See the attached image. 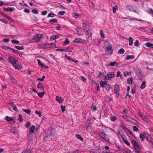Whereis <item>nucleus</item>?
Here are the masks:
<instances>
[{"instance_id": "nucleus-1", "label": "nucleus", "mask_w": 153, "mask_h": 153, "mask_svg": "<svg viewBox=\"0 0 153 153\" xmlns=\"http://www.w3.org/2000/svg\"><path fill=\"white\" fill-rule=\"evenodd\" d=\"M8 59L15 69L19 70L22 68L20 63L17 59L12 57H9Z\"/></svg>"}, {"instance_id": "nucleus-2", "label": "nucleus", "mask_w": 153, "mask_h": 153, "mask_svg": "<svg viewBox=\"0 0 153 153\" xmlns=\"http://www.w3.org/2000/svg\"><path fill=\"white\" fill-rule=\"evenodd\" d=\"M53 130H48L47 133L45 135L44 137V139L45 140H50L52 139L51 138L53 134Z\"/></svg>"}, {"instance_id": "nucleus-3", "label": "nucleus", "mask_w": 153, "mask_h": 153, "mask_svg": "<svg viewBox=\"0 0 153 153\" xmlns=\"http://www.w3.org/2000/svg\"><path fill=\"white\" fill-rule=\"evenodd\" d=\"M131 143L136 149V153H141L140 152V148L138 143L134 140H132Z\"/></svg>"}, {"instance_id": "nucleus-4", "label": "nucleus", "mask_w": 153, "mask_h": 153, "mask_svg": "<svg viewBox=\"0 0 153 153\" xmlns=\"http://www.w3.org/2000/svg\"><path fill=\"white\" fill-rule=\"evenodd\" d=\"M100 136L102 139L106 141H109V136L108 135L106 134L103 132H100L99 134Z\"/></svg>"}, {"instance_id": "nucleus-5", "label": "nucleus", "mask_w": 153, "mask_h": 153, "mask_svg": "<svg viewBox=\"0 0 153 153\" xmlns=\"http://www.w3.org/2000/svg\"><path fill=\"white\" fill-rule=\"evenodd\" d=\"M145 136L149 143L153 146V139L152 138L151 135L149 134H145Z\"/></svg>"}, {"instance_id": "nucleus-6", "label": "nucleus", "mask_w": 153, "mask_h": 153, "mask_svg": "<svg viewBox=\"0 0 153 153\" xmlns=\"http://www.w3.org/2000/svg\"><path fill=\"white\" fill-rule=\"evenodd\" d=\"M83 28L84 31L90 29V25L87 21H85L83 23Z\"/></svg>"}, {"instance_id": "nucleus-7", "label": "nucleus", "mask_w": 153, "mask_h": 153, "mask_svg": "<svg viewBox=\"0 0 153 153\" xmlns=\"http://www.w3.org/2000/svg\"><path fill=\"white\" fill-rule=\"evenodd\" d=\"M43 35L41 34H37L34 35L33 37V40H36L38 41H39L43 37Z\"/></svg>"}, {"instance_id": "nucleus-8", "label": "nucleus", "mask_w": 153, "mask_h": 153, "mask_svg": "<svg viewBox=\"0 0 153 153\" xmlns=\"http://www.w3.org/2000/svg\"><path fill=\"white\" fill-rule=\"evenodd\" d=\"M74 42L77 43L85 44L87 42L86 41L85 39H82L76 38L74 41Z\"/></svg>"}, {"instance_id": "nucleus-9", "label": "nucleus", "mask_w": 153, "mask_h": 153, "mask_svg": "<svg viewBox=\"0 0 153 153\" xmlns=\"http://www.w3.org/2000/svg\"><path fill=\"white\" fill-rule=\"evenodd\" d=\"M114 75V72H111L110 74H107L106 75L105 77V79L108 80L111 78L113 77Z\"/></svg>"}, {"instance_id": "nucleus-10", "label": "nucleus", "mask_w": 153, "mask_h": 153, "mask_svg": "<svg viewBox=\"0 0 153 153\" xmlns=\"http://www.w3.org/2000/svg\"><path fill=\"white\" fill-rule=\"evenodd\" d=\"M105 51L106 53L108 55H111L113 51V49L112 47H109L108 48H106Z\"/></svg>"}, {"instance_id": "nucleus-11", "label": "nucleus", "mask_w": 153, "mask_h": 153, "mask_svg": "<svg viewBox=\"0 0 153 153\" xmlns=\"http://www.w3.org/2000/svg\"><path fill=\"white\" fill-rule=\"evenodd\" d=\"M129 123H131L134 125H136L137 126H138L139 125V124L138 122L136 120L132 118H131V121L129 122Z\"/></svg>"}, {"instance_id": "nucleus-12", "label": "nucleus", "mask_w": 153, "mask_h": 153, "mask_svg": "<svg viewBox=\"0 0 153 153\" xmlns=\"http://www.w3.org/2000/svg\"><path fill=\"white\" fill-rule=\"evenodd\" d=\"M114 91L115 93L118 94L120 89L118 85L116 84L115 85Z\"/></svg>"}, {"instance_id": "nucleus-13", "label": "nucleus", "mask_w": 153, "mask_h": 153, "mask_svg": "<svg viewBox=\"0 0 153 153\" xmlns=\"http://www.w3.org/2000/svg\"><path fill=\"white\" fill-rule=\"evenodd\" d=\"M84 32L85 35H86L88 36V38L91 37L92 33L91 30V29L85 31H84Z\"/></svg>"}, {"instance_id": "nucleus-14", "label": "nucleus", "mask_w": 153, "mask_h": 153, "mask_svg": "<svg viewBox=\"0 0 153 153\" xmlns=\"http://www.w3.org/2000/svg\"><path fill=\"white\" fill-rule=\"evenodd\" d=\"M104 45L106 48H108L109 47H112L110 42L108 41H106L105 42Z\"/></svg>"}, {"instance_id": "nucleus-15", "label": "nucleus", "mask_w": 153, "mask_h": 153, "mask_svg": "<svg viewBox=\"0 0 153 153\" xmlns=\"http://www.w3.org/2000/svg\"><path fill=\"white\" fill-rule=\"evenodd\" d=\"M122 117L125 119L126 121H127L129 122L132 117L130 116H128L126 115H123L122 116Z\"/></svg>"}, {"instance_id": "nucleus-16", "label": "nucleus", "mask_w": 153, "mask_h": 153, "mask_svg": "<svg viewBox=\"0 0 153 153\" xmlns=\"http://www.w3.org/2000/svg\"><path fill=\"white\" fill-rule=\"evenodd\" d=\"M76 30L78 35H82L83 34V32L82 29H80L79 28L77 27L76 29Z\"/></svg>"}, {"instance_id": "nucleus-17", "label": "nucleus", "mask_w": 153, "mask_h": 153, "mask_svg": "<svg viewBox=\"0 0 153 153\" xmlns=\"http://www.w3.org/2000/svg\"><path fill=\"white\" fill-rule=\"evenodd\" d=\"M56 99L59 103H62L64 101V99L63 98L58 96H56Z\"/></svg>"}, {"instance_id": "nucleus-18", "label": "nucleus", "mask_w": 153, "mask_h": 153, "mask_svg": "<svg viewBox=\"0 0 153 153\" xmlns=\"http://www.w3.org/2000/svg\"><path fill=\"white\" fill-rule=\"evenodd\" d=\"M37 88L41 90H43L44 89L43 84L41 83H39L38 84Z\"/></svg>"}, {"instance_id": "nucleus-19", "label": "nucleus", "mask_w": 153, "mask_h": 153, "mask_svg": "<svg viewBox=\"0 0 153 153\" xmlns=\"http://www.w3.org/2000/svg\"><path fill=\"white\" fill-rule=\"evenodd\" d=\"M10 105H11L13 107V110L16 111H18V110L16 105L14 104L13 102H10L9 103Z\"/></svg>"}, {"instance_id": "nucleus-20", "label": "nucleus", "mask_w": 153, "mask_h": 153, "mask_svg": "<svg viewBox=\"0 0 153 153\" xmlns=\"http://www.w3.org/2000/svg\"><path fill=\"white\" fill-rule=\"evenodd\" d=\"M15 10V8L14 7H8L7 8H4V10L5 11H8L9 12H12L13 11Z\"/></svg>"}, {"instance_id": "nucleus-21", "label": "nucleus", "mask_w": 153, "mask_h": 153, "mask_svg": "<svg viewBox=\"0 0 153 153\" xmlns=\"http://www.w3.org/2000/svg\"><path fill=\"white\" fill-rule=\"evenodd\" d=\"M47 44H41L39 45L38 48H39L44 49L47 48L46 46L47 45Z\"/></svg>"}, {"instance_id": "nucleus-22", "label": "nucleus", "mask_w": 153, "mask_h": 153, "mask_svg": "<svg viewBox=\"0 0 153 153\" xmlns=\"http://www.w3.org/2000/svg\"><path fill=\"white\" fill-rule=\"evenodd\" d=\"M11 50L12 51L13 53L15 54H18L20 56L22 57V54L21 53L17 50H14L13 49H11Z\"/></svg>"}, {"instance_id": "nucleus-23", "label": "nucleus", "mask_w": 153, "mask_h": 153, "mask_svg": "<svg viewBox=\"0 0 153 153\" xmlns=\"http://www.w3.org/2000/svg\"><path fill=\"white\" fill-rule=\"evenodd\" d=\"M107 84V82L105 81H101L100 82V86L101 87H103L104 86Z\"/></svg>"}, {"instance_id": "nucleus-24", "label": "nucleus", "mask_w": 153, "mask_h": 153, "mask_svg": "<svg viewBox=\"0 0 153 153\" xmlns=\"http://www.w3.org/2000/svg\"><path fill=\"white\" fill-rule=\"evenodd\" d=\"M128 40L129 42V45L130 46L132 45L133 44V41L134 40L133 38L130 36H129L128 38Z\"/></svg>"}, {"instance_id": "nucleus-25", "label": "nucleus", "mask_w": 153, "mask_h": 153, "mask_svg": "<svg viewBox=\"0 0 153 153\" xmlns=\"http://www.w3.org/2000/svg\"><path fill=\"white\" fill-rule=\"evenodd\" d=\"M123 141V142L128 146H129L130 144L129 142L126 139H125L123 137H122Z\"/></svg>"}, {"instance_id": "nucleus-26", "label": "nucleus", "mask_w": 153, "mask_h": 153, "mask_svg": "<svg viewBox=\"0 0 153 153\" xmlns=\"http://www.w3.org/2000/svg\"><path fill=\"white\" fill-rule=\"evenodd\" d=\"M35 128V126L33 125L30 128V132L31 133H33Z\"/></svg>"}, {"instance_id": "nucleus-27", "label": "nucleus", "mask_w": 153, "mask_h": 153, "mask_svg": "<svg viewBox=\"0 0 153 153\" xmlns=\"http://www.w3.org/2000/svg\"><path fill=\"white\" fill-rule=\"evenodd\" d=\"M145 45L147 47L153 48V44L150 42H147L146 44Z\"/></svg>"}, {"instance_id": "nucleus-28", "label": "nucleus", "mask_w": 153, "mask_h": 153, "mask_svg": "<svg viewBox=\"0 0 153 153\" xmlns=\"http://www.w3.org/2000/svg\"><path fill=\"white\" fill-rule=\"evenodd\" d=\"M140 116L142 120H146L147 119V116L145 115H142V114H140Z\"/></svg>"}, {"instance_id": "nucleus-29", "label": "nucleus", "mask_w": 153, "mask_h": 153, "mask_svg": "<svg viewBox=\"0 0 153 153\" xmlns=\"http://www.w3.org/2000/svg\"><path fill=\"white\" fill-rule=\"evenodd\" d=\"M9 79L12 82L16 83L17 82L16 80L13 76H10L9 78Z\"/></svg>"}, {"instance_id": "nucleus-30", "label": "nucleus", "mask_w": 153, "mask_h": 153, "mask_svg": "<svg viewBox=\"0 0 153 153\" xmlns=\"http://www.w3.org/2000/svg\"><path fill=\"white\" fill-rule=\"evenodd\" d=\"M117 64L115 62H111L109 64V65L110 66H117Z\"/></svg>"}, {"instance_id": "nucleus-31", "label": "nucleus", "mask_w": 153, "mask_h": 153, "mask_svg": "<svg viewBox=\"0 0 153 153\" xmlns=\"http://www.w3.org/2000/svg\"><path fill=\"white\" fill-rule=\"evenodd\" d=\"M133 80L132 78H128L127 79V83L128 84H130L132 83V82H133Z\"/></svg>"}, {"instance_id": "nucleus-32", "label": "nucleus", "mask_w": 153, "mask_h": 153, "mask_svg": "<svg viewBox=\"0 0 153 153\" xmlns=\"http://www.w3.org/2000/svg\"><path fill=\"white\" fill-rule=\"evenodd\" d=\"M59 36L58 35H54L51 36V39L52 40L58 39Z\"/></svg>"}, {"instance_id": "nucleus-33", "label": "nucleus", "mask_w": 153, "mask_h": 153, "mask_svg": "<svg viewBox=\"0 0 153 153\" xmlns=\"http://www.w3.org/2000/svg\"><path fill=\"white\" fill-rule=\"evenodd\" d=\"M22 152L24 153H31V151L30 149L28 148L25 149Z\"/></svg>"}, {"instance_id": "nucleus-34", "label": "nucleus", "mask_w": 153, "mask_h": 153, "mask_svg": "<svg viewBox=\"0 0 153 153\" xmlns=\"http://www.w3.org/2000/svg\"><path fill=\"white\" fill-rule=\"evenodd\" d=\"M146 87V82L145 81H143L140 86V88L141 89H144Z\"/></svg>"}, {"instance_id": "nucleus-35", "label": "nucleus", "mask_w": 153, "mask_h": 153, "mask_svg": "<svg viewBox=\"0 0 153 153\" xmlns=\"http://www.w3.org/2000/svg\"><path fill=\"white\" fill-rule=\"evenodd\" d=\"M22 110L24 111V112L28 114H30V113L31 111L29 109H22Z\"/></svg>"}, {"instance_id": "nucleus-36", "label": "nucleus", "mask_w": 153, "mask_h": 153, "mask_svg": "<svg viewBox=\"0 0 153 153\" xmlns=\"http://www.w3.org/2000/svg\"><path fill=\"white\" fill-rule=\"evenodd\" d=\"M134 56L133 55H128L126 56V59L127 60H128L129 59H134Z\"/></svg>"}, {"instance_id": "nucleus-37", "label": "nucleus", "mask_w": 153, "mask_h": 153, "mask_svg": "<svg viewBox=\"0 0 153 153\" xmlns=\"http://www.w3.org/2000/svg\"><path fill=\"white\" fill-rule=\"evenodd\" d=\"M129 20H137V21H142V20L141 19H137V18H130V17H128L127 18Z\"/></svg>"}, {"instance_id": "nucleus-38", "label": "nucleus", "mask_w": 153, "mask_h": 153, "mask_svg": "<svg viewBox=\"0 0 153 153\" xmlns=\"http://www.w3.org/2000/svg\"><path fill=\"white\" fill-rule=\"evenodd\" d=\"M100 33L101 35V37L103 39L105 38V36L103 31L102 30H101L100 31Z\"/></svg>"}, {"instance_id": "nucleus-39", "label": "nucleus", "mask_w": 153, "mask_h": 153, "mask_svg": "<svg viewBox=\"0 0 153 153\" xmlns=\"http://www.w3.org/2000/svg\"><path fill=\"white\" fill-rule=\"evenodd\" d=\"M55 15L53 13H49L47 16V17H54Z\"/></svg>"}, {"instance_id": "nucleus-40", "label": "nucleus", "mask_w": 153, "mask_h": 153, "mask_svg": "<svg viewBox=\"0 0 153 153\" xmlns=\"http://www.w3.org/2000/svg\"><path fill=\"white\" fill-rule=\"evenodd\" d=\"M49 22L51 23H56L57 22V19H50Z\"/></svg>"}, {"instance_id": "nucleus-41", "label": "nucleus", "mask_w": 153, "mask_h": 153, "mask_svg": "<svg viewBox=\"0 0 153 153\" xmlns=\"http://www.w3.org/2000/svg\"><path fill=\"white\" fill-rule=\"evenodd\" d=\"M125 52L123 48H120L118 51V52L120 54H123Z\"/></svg>"}, {"instance_id": "nucleus-42", "label": "nucleus", "mask_w": 153, "mask_h": 153, "mask_svg": "<svg viewBox=\"0 0 153 153\" xmlns=\"http://www.w3.org/2000/svg\"><path fill=\"white\" fill-rule=\"evenodd\" d=\"M45 92H39L38 93V95L40 97H42L44 95Z\"/></svg>"}, {"instance_id": "nucleus-43", "label": "nucleus", "mask_w": 153, "mask_h": 153, "mask_svg": "<svg viewBox=\"0 0 153 153\" xmlns=\"http://www.w3.org/2000/svg\"><path fill=\"white\" fill-rule=\"evenodd\" d=\"M131 73L129 72L126 71L124 72V75L125 76H129L131 75Z\"/></svg>"}, {"instance_id": "nucleus-44", "label": "nucleus", "mask_w": 153, "mask_h": 153, "mask_svg": "<svg viewBox=\"0 0 153 153\" xmlns=\"http://www.w3.org/2000/svg\"><path fill=\"white\" fill-rule=\"evenodd\" d=\"M69 41L68 40V39H66L63 43V45H65L69 44Z\"/></svg>"}, {"instance_id": "nucleus-45", "label": "nucleus", "mask_w": 153, "mask_h": 153, "mask_svg": "<svg viewBox=\"0 0 153 153\" xmlns=\"http://www.w3.org/2000/svg\"><path fill=\"white\" fill-rule=\"evenodd\" d=\"M6 118L7 121H11L13 120L12 117L7 116L6 117Z\"/></svg>"}, {"instance_id": "nucleus-46", "label": "nucleus", "mask_w": 153, "mask_h": 153, "mask_svg": "<svg viewBox=\"0 0 153 153\" xmlns=\"http://www.w3.org/2000/svg\"><path fill=\"white\" fill-rule=\"evenodd\" d=\"M117 119V118L115 116H112L110 117L111 120L112 121H114L116 120Z\"/></svg>"}, {"instance_id": "nucleus-47", "label": "nucleus", "mask_w": 153, "mask_h": 153, "mask_svg": "<svg viewBox=\"0 0 153 153\" xmlns=\"http://www.w3.org/2000/svg\"><path fill=\"white\" fill-rule=\"evenodd\" d=\"M140 138L142 140H144L145 138L144 135L142 134H140Z\"/></svg>"}, {"instance_id": "nucleus-48", "label": "nucleus", "mask_w": 153, "mask_h": 153, "mask_svg": "<svg viewBox=\"0 0 153 153\" xmlns=\"http://www.w3.org/2000/svg\"><path fill=\"white\" fill-rule=\"evenodd\" d=\"M35 113L36 114H38L39 117H41L42 116L41 112L40 111H38L37 110H36L35 111Z\"/></svg>"}, {"instance_id": "nucleus-49", "label": "nucleus", "mask_w": 153, "mask_h": 153, "mask_svg": "<svg viewBox=\"0 0 153 153\" xmlns=\"http://www.w3.org/2000/svg\"><path fill=\"white\" fill-rule=\"evenodd\" d=\"M134 44L135 46L138 47L140 45V44L139 43V41L138 40H136Z\"/></svg>"}, {"instance_id": "nucleus-50", "label": "nucleus", "mask_w": 153, "mask_h": 153, "mask_svg": "<svg viewBox=\"0 0 153 153\" xmlns=\"http://www.w3.org/2000/svg\"><path fill=\"white\" fill-rule=\"evenodd\" d=\"M121 131L120 129H118L117 130V134H118L120 136L121 138H122V137H123V136L122 134L121 133Z\"/></svg>"}, {"instance_id": "nucleus-51", "label": "nucleus", "mask_w": 153, "mask_h": 153, "mask_svg": "<svg viewBox=\"0 0 153 153\" xmlns=\"http://www.w3.org/2000/svg\"><path fill=\"white\" fill-rule=\"evenodd\" d=\"M30 92L31 94H33V92H35V93H37V91L35 90V89L34 88H30Z\"/></svg>"}, {"instance_id": "nucleus-52", "label": "nucleus", "mask_w": 153, "mask_h": 153, "mask_svg": "<svg viewBox=\"0 0 153 153\" xmlns=\"http://www.w3.org/2000/svg\"><path fill=\"white\" fill-rule=\"evenodd\" d=\"M76 137L80 139V140H83V138L79 134H76Z\"/></svg>"}, {"instance_id": "nucleus-53", "label": "nucleus", "mask_w": 153, "mask_h": 153, "mask_svg": "<svg viewBox=\"0 0 153 153\" xmlns=\"http://www.w3.org/2000/svg\"><path fill=\"white\" fill-rule=\"evenodd\" d=\"M148 12L152 16H153V10L152 9H150L149 10H148Z\"/></svg>"}, {"instance_id": "nucleus-54", "label": "nucleus", "mask_w": 153, "mask_h": 153, "mask_svg": "<svg viewBox=\"0 0 153 153\" xmlns=\"http://www.w3.org/2000/svg\"><path fill=\"white\" fill-rule=\"evenodd\" d=\"M98 150L92 149L90 151V153H98Z\"/></svg>"}, {"instance_id": "nucleus-55", "label": "nucleus", "mask_w": 153, "mask_h": 153, "mask_svg": "<svg viewBox=\"0 0 153 153\" xmlns=\"http://www.w3.org/2000/svg\"><path fill=\"white\" fill-rule=\"evenodd\" d=\"M15 48L19 50H22L24 49L23 46H19L15 45Z\"/></svg>"}, {"instance_id": "nucleus-56", "label": "nucleus", "mask_w": 153, "mask_h": 153, "mask_svg": "<svg viewBox=\"0 0 153 153\" xmlns=\"http://www.w3.org/2000/svg\"><path fill=\"white\" fill-rule=\"evenodd\" d=\"M117 8L118 7L117 6H115L113 7V13H115L116 12L117 10Z\"/></svg>"}, {"instance_id": "nucleus-57", "label": "nucleus", "mask_w": 153, "mask_h": 153, "mask_svg": "<svg viewBox=\"0 0 153 153\" xmlns=\"http://www.w3.org/2000/svg\"><path fill=\"white\" fill-rule=\"evenodd\" d=\"M11 42L13 44H17L19 43V41L17 40H13L11 41Z\"/></svg>"}, {"instance_id": "nucleus-58", "label": "nucleus", "mask_w": 153, "mask_h": 153, "mask_svg": "<svg viewBox=\"0 0 153 153\" xmlns=\"http://www.w3.org/2000/svg\"><path fill=\"white\" fill-rule=\"evenodd\" d=\"M72 48H67L65 49H64V52H70L72 51Z\"/></svg>"}, {"instance_id": "nucleus-59", "label": "nucleus", "mask_w": 153, "mask_h": 153, "mask_svg": "<svg viewBox=\"0 0 153 153\" xmlns=\"http://www.w3.org/2000/svg\"><path fill=\"white\" fill-rule=\"evenodd\" d=\"M65 11H62L59 12L58 14L59 15H63L65 14Z\"/></svg>"}, {"instance_id": "nucleus-60", "label": "nucleus", "mask_w": 153, "mask_h": 153, "mask_svg": "<svg viewBox=\"0 0 153 153\" xmlns=\"http://www.w3.org/2000/svg\"><path fill=\"white\" fill-rule=\"evenodd\" d=\"M19 120L20 122H22L23 121V119L22 117V115L20 114L19 115Z\"/></svg>"}, {"instance_id": "nucleus-61", "label": "nucleus", "mask_w": 153, "mask_h": 153, "mask_svg": "<svg viewBox=\"0 0 153 153\" xmlns=\"http://www.w3.org/2000/svg\"><path fill=\"white\" fill-rule=\"evenodd\" d=\"M32 12L33 13L35 14H37L38 13V11L37 10L35 9L32 10Z\"/></svg>"}, {"instance_id": "nucleus-62", "label": "nucleus", "mask_w": 153, "mask_h": 153, "mask_svg": "<svg viewBox=\"0 0 153 153\" xmlns=\"http://www.w3.org/2000/svg\"><path fill=\"white\" fill-rule=\"evenodd\" d=\"M41 66V67L43 68H48V67L47 65H45L44 63H42Z\"/></svg>"}, {"instance_id": "nucleus-63", "label": "nucleus", "mask_w": 153, "mask_h": 153, "mask_svg": "<svg viewBox=\"0 0 153 153\" xmlns=\"http://www.w3.org/2000/svg\"><path fill=\"white\" fill-rule=\"evenodd\" d=\"M138 130V128L136 126H134L133 127V130L135 131H137Z\"/></svg>"}, {"instance_id": "nucleus-64", "label": "nucleus", "mask_w": 153, "mask_h": 153, "mask_svg": "<svg viewBox=\"0 0 153 153\" xmlns=\"http://www.w3.org/2000/svg\"><path fill=\"white\" fill-rule=\"evenodd\" d=\"M71 153H80V151L78 150H77L75 151H71Z\"/></svg>"}]
</instances>
